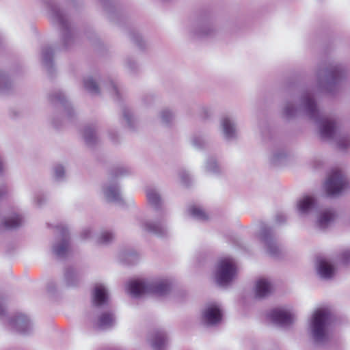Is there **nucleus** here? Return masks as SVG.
<instances>
[{"label":"nucleus","instance_id":"obj_1","mask_svg":"<svg viewBox=\"0 0 350 350\" xmlns=\"http://www.w3.org/2000/svg\"><path fill=\"white\" fill-rule=\"evenodd\" d=\"M295 103V97H291L285 101L282 109L283 118L291 120L303 113L319 126L322 138L330 139L334 137L336 132V122L321 115L314 95L310 90H307L302 92L299 105Z\"/></svg>","mask_w":350,"mask_h":350},{"label":"nucleus","instance_id":"obj_2","mask_svg":"<svg viewBox=\"0 0 350 350\" xmlns=\"http://www.w3.org/2000/svg\"><path fill=\"white\" fill-rule=\"evenodd\" d=\"M347 77L345 66L335 61L319 64L316 71L317 84L319 89L334 94Z\"/></svg>","mask_w":350,"mask_h":350},{"label":"nucleus","instance_id":"obj_3","mask_svg":"<svg viewBox=\"0 0 350 350\" xmlns=\"http://www.w3.org/2000/svg\"><path fill=\"white\" fill-rule=\"evenodd\" d=\"M47 9L51 21L57 25L62 31V40L65 49L71 46L75 42V31L72 23L57 0H42Z\"/></svg>","mask_w":350,"mask_h":350},{"label":"nucleus","instance_id":"obj_4","mask_svg":"<svg viewBox=\"0 0 350 350\" xmlns=\"http://www.w3.org/2000/svg\"><path fill=\"white\" fill-rule=\"evenodd\" d=\"M172 290V282L168 279L151 280H133L129 285L130 294L137 298L145 294H152L159 297L167 295Z\"/></svg>","mask_w":350,"mask_h":350},{"label":"nucleus","instance_id":"obj_5","mask_svg":"<svg viewBox=\"0 0 350 350\" xmlns=\"http://www.w3.org/2000/svg\"><path fill=\"white\" fill-rule=\"evenodd\" d=\"M130 173V170L123 165L113 166L109 170L108 181L102 187L103 193L107 202L118 205L124 204L118 180Z\"/></svg>","mask_w":350,"mask_h":350},{"label":"nucleus","instance_id":"obj_6","mask_svg":"<svg viewBox=\"0 0 350 350\" xmlns=\"http://www.w3.org/2000/svg\"><path fill=\"white\" fill-rule=\"evenodd\" d=\"M332 314L327 309L320 308L314 311L310 322V334L317 345H322L329 340L328 327L330 325Z\"/></svg>","mask_w":350,"mask_h":350},{"label":"nucleus","instance_id":"obj_7","mask_svg":"<svg viewBox=\"0 0 350 350\" xmlns=\"http://www.w3.org/2000/svg\"><path fill=\"white\" fill-rule=\"evenodd\" d=\"M258 238L265 244L267 254L278 258L282 254V249L278 243L273 229L265 223H260Z\"/></svg>","mask_w":350,"mask_h":350},{"label":"nucleus","instance_id":"obj_8","mask_svg":"<svg viewBox=\"0 0 350 350\" xmlns=\"http://www.w3.org/2000/svg\"><path fill=\"white\" fill-rule=\"evenodd\" d=\"M237 267L232 258L220 259L217 265L215 280L219 286H224L229 284L235 277Z\"/></svg>","mask_w":350,"mask_h":350},{"label":"nucleus","instance_id":"obj_9","mask_svg":"<svg viewBox=\"0 0 350 350\" xmlns=\"http://www.w3.org/2000/svg\"><path fill=\"white\" fill-rule=\"evenodd\" d=\"M140 227L143 230L159 238L167 237L169 234V229L166 221V212H160L154 219L141 221Z\"/></svg>","mask_w":350,"mask_h":350},{"label":"nucleus","instance_id":"obj_10","mask_svg":"<svg viewBox=\"0 0 350 350\" xmlns=\"http://www.w3.org/2000/svg\"><path fill=\"white\" fill-rule=\"evenodd\" d=\"M324 187L328 196L334 197L347 189L349 183L342 172L333 170L329 174Z\"/></svg>","mask_w":350,"mask_h":350},{"label":"nucleus","instance_id":"obj_11","mask_svg":"<svg viewBox=\"0 0 350 350\" xmlns=\"http://www.w3.org/2000/svg\"><path fill=\"white\" fill-rule=\"evenodd\" d=\"M56 228L58 234L52 245V252L57 259L63 260L67 257L68 253L70 246L69 232L68 228L62 224L57 226Z\"/></svg>","mask_w":350,"mask_h":350},{"label":"nucleus","instance_id":"obj_12","mask_svg":"<svg viewBox=\"0 0 350 350\" xmlns=\"http://www.w3.org/2000/svg\"><path fill=\"white\" fill-rule=\"evenodd\" d=\"M48 100L54 107L59 105L62 107L68 120L72 121L74 119L75 111L66 94L62 90H55L51 92L48 94Z\"/></svg>","mask_w":350,"mask_h":350},{"label":"nucleus","instance_id":"obj_13","mask_svg":"<svg viewBox=\"0 0 350 350\" xmlns=\"http://www.w3.org/2000/svg\"><path fill=\"white\" fill-rule=\"evenodd\" d=\"M92 304L94 310L108 309L109 298L107 288L103 284L96 283L92 292Z\"/></svg>","mask_w":350,"mask_h":350},{"label":"nucleus","instance_id":"obj_14","mask_svg":"<svg viewBox=\"0 0 350 350\" xmlns=\"http://www.w3.org/2000/svg\"><path fill=\"white\" fill-rule=\"evenodd\" d=\"M191 31L194 36L204 38L215 35L216 28L213 25L212 19L209 18H200L193 23Z\"/></svg>","mask_w":350,"mask_h":350},{"label":"nucleus","instance_id":"obj_15","mask_svg":"<svg viewBox=\"0 0 350 350\" xmlns=\"http://www.w3.org/2000/svg\"><path fill=\"white\" fill-rule=\"evenodd\" d=\"M95 318H91L93 326L100 330H105L112 328L116 324V317L114 313L107 310L100 312V310H94Z\"/></svg>","mask_w":350,"mask_h":350},{"label":"nucleus","instance_id":"obj_16","mask_svg":"<svg viewBox=\"0 0 350 350\" xmlns=\"http://www.w3.org/2000/svg\"><path fill=\"white\" fill-rule=\"evenodd\" d=\"M269 317L274 324L284 328L290 327L295 321L294 314L281 308L272 310Z\"/></svg>","mask_w":350,"mask_h":350},{"label":"nucleus","instance_id":"obj_17","mask_svg":"<svg viewBox=\"0 0 350 350\" xmlns=\"http://www.w3.org/2000/svg\"><path fill=\"white\" fill-rule=\"evenodd\" d=\"M219 128L224 138L226 141H233L237 138V124L232 117L228 115L222 116L220 119Z\"/></svg>","mask_w":350,"mask_h":350},{"label":"nucleus","instance_id":"obj_18","mask_svg":"<svg viewBox=\"0 0 350 350\" xmlns=\"http://www.w3.org/2000/svg\"><path fill=\"white\" fill-rule=\"evenodd\" d=\"M222 319V311L215 304L207 305L202 314V322L206 326H214L219 323Z\"/></svg>","mask_w":350,"mask_h":350},{"label":"nucleus","instance_id":"obj_19","mask_svg":"<svg viewBox=\"0 0 350 350\" xmlns=\"http://www.w3.org/2000/svg\"><path fill=\"white\" fill-rule=\"evenodd\" d=\"M9 324L13 329L22 334H27L33 329V324L29 318L22 313L16 314L10 318Z\"/></svg>","mask_w":350,"mask_h":350},{"label":"nucleus","instance_id":"obj_20","mask_svg":"<svg viewBox=\"0 0 350 350\" xmlns=\"http://www.w3.org/2000/svg\"><path fill=\"white\" fill-rule=\"evenodd\" d=\"M82 136L85 144L91 148L99 144L100 139L98 135V126L96 124H88L84 126Z\"/></svg>","mask_w":350,"mask_h":350},{"label":"nucleus","instance_id":"obj_21","mask_svg":"<svg viewBox=\"0 0 350 350\" xmlns=\"http://www.w3.org/2000/svg\"><path fill=\"white\" fill-rule=\"evenodd\" d=\"M153 350H165L167 342V336L163 329H155L148 338Z\"/></svg>","mask_w":350,"mask_h":350},{"label":"nucleus","instance_id":"obj_22","mask_svg":"<svg viewBox=\"0 0 350 350\" xmlns=\"http://www.w3.org/2000/svg\"><path fill=\"white\" fill-rule=\"evenodd\" d=\"M146 193L148 204L155 211L159 212L165 211L163 208V202L161 193L156 187H148L146 189Z\"/></svg>","mask_w":350,"mask_h":350},{"label":"nucleus","instance_id":"obj_23","mask_svg":"<svg viewBox=\"0 0 350 350\" xmlns=\"http://www.w3.org/2000/svg\"><path fill=\"white\" fill-rule=\"evenodd\" d=\"M299 214L305 215L317 210V200L313 196H305L298 201Z\"/></svg>","mask_w":350,"mask_h":350},{"label":"nucleus","instance_id":"obj_24","mask_svg":"<svg viewBox=\"0 0 350 350\" xmlns=\"http://www.w3.org/2000/svg\"><path fill=\"white\" fill-rule=\"evenodd\" d=\"M54 51L50 46H44L42 48V64L50 76L55 72L53 63Z\"/></svg>","mask_w":350,"mask_h":350},{"label":"nucleus","instance_id":"obj_25","mask_svg":"<svg viewBox=\"0 0 350 350\" xmlns=\"http://www.w3.org/2000/svg\"><path fill=\"white\" fill-rule=\"evenodd\" d=\"M317 272L321 278L328 280L334 276L335 267L326 259L319 258L317 260Z\"/></svg>","mask_w":350,"mask_h":350},{"label":"nucleus","instance_id":"obj_26","mask_svg":"<svg viewBox=\"0 0 350 350\" xmlns=\"http://www.w3.org/2000/svg\"><path fill=\"white\" fill-rule=\"evenodd\" d=\"M118 259L124 265H133L138 262L139 256L133 249H123L119 252Z\"/></svg>","mask_w":350,"mask_h":350},{"label":"nucleus","instance_id":"obj_27","mask_svg":"<svg viewBox=\"0 0 350 350\" xmlns=\"http://www.w3.org/2000/svg\"><path fill=\"white\" fill-rule=\"evenodd\" d=\"M272 286L269 281L261 278L256 282L255 286V297L262 299L269 296L271 293Z\"/></svg>","mask_w":350,"mask_h":350},{"label":"nucleus","instance_id":"obj_28","mask_svg":"<svg viewBox=\"0 0 350 350\" xmlns=\"http://www.w3.org/2000/svg\"><path fill=\"white\" fill-rule=\"evenodd\" d=\"M81 280L79 272L72 267L65 269L64 273V281L68 287H75L78 286Z\"/></svg>","mask_w":350,"mask_h":350},{"label":"nucleus","instance_id":"obj_29","mask_svg":"<svg viewBox=\"0 0 350 350\" xmlns=\"http://www.w3.org/2000/svg\"><path fill=\"white\" fill-rule=\"evenodd\" d=\"M24 221L21 215L14 213L5 218L2 224L7 230H16L23 225Z\"/></svg>","mask_w":350,"mask_h":350},{"label":"nucleus","instance_id":"obj_30","mask_svg":"<svg viewBox=\"0 0 350 350\" xmlns=\"http://www.w3.org/2000/svg\"><path fill=\"white\" fill-rule=\"evenodd\" d=\"M334 218L335 213L333 211H325L319 215L317 224L320 229L324 230L331 224Z\"/></svg>","mask_w":350,"mask_h":350},{"label":"nucleus","instance_id":"obj_31","mask_svg":"<svg viewBox=\"0 0 350 350\" xmlns=\"http://www.w3.org/2000/svg\"><path fill=\"white\" fill-rule=\"evenodd\" d=\"M98 1L102 5L111 21H114L116 18L119 19L120 14L115 7L113 0H98Z\"/></svg>","mask_w":350,"mask_h":350},{"label":"nucleus","instance_id":"obj_32","mask_svg":"<svg viewBox=\"0 0 350 350\" xmlns=\"http://www.w3.org/2000/svg\"><path fill=\"white\" fill-rule=\"evenodd\" d=\"M14 84L10 77L0 69V94H8L13 88Z\"/></svg>","mask_w":350,"mask_h":350},{"label":"nucleus","instance_id":"obj_33","mask_svg":"<svg viewBox=\"0 0 350 350\" xmlns=\"http://www.w3.org/2000/svg\"><path fill=\"white\" fill-rule=\"evenodd\" d=\"M122 116L126 122L127 127L134 131L137 127V120L131 109L127 106H123L122 109Z\"/></svg>","mask_w":350,"mask_h":350},{"label":"nucleus","instance_id":"obj_34","mask_svg":"<svg viewBox=\"0 0 350 350\" xmlns=\"http://www.w3.org/2000/svg\"><path fill=\"white\" fill-rule=\"evenodd\" d=\"M205 170L207 172L214 175L222 173V167L214 157H208L205 163Z\"/></svg>","mask_w":350,"mask_h":350},{"label":"nucleus","instance_id":"obj_35","mask_svg":"<svg viewBox=\"0 0 350 350\" xmlns=\"http://www.w3.org/2000/svg\"><path fill=\"white\" fill-rule=\"evenodd\" d=\"M83 86L92 95L94 96L100 94V88L92 77H87L83 79Z\"/></svg>","mask_w":350,"mask_h":350},{"label":"nucleus","instance_id":"obj_36","mask_svg":"<svg viewBox=\"0 0 350 350\" xmlns=\"http://www.w3.org/2000/svg\"><path fill=\"white\" fill-rule=\"evenodd\" d=\"M105 88L109 92L116 100H121L122 98V90L113 80H109V83L105 85Z\"/></svg>","mask_w":350,"mask_h":350},{"label":"nucleus","instance_id":"obj_37","mask_svg":"<svg viewBox=\"0 0 350 350\" xmlns=\"http://www.w3.org/2000/svg\"><path fill=\"white\" fill-rule=\"evenodd\" d=\"M286 159V152L283 150H278L272 153L269 160L272 165L280 166L285 162Z\"/></svg>","mask_w":350,"mask_h":350},{"label":"nucleus","instance_id":"obj_38","mask_svg":"<svg viewBox=\"0 0 350 350\" xmlns=\"http://www.w3.org/2000/svg\"><path fill=\"white\" fill-rule=\"evenodd\" d=\"M189 214L199 221H206L208 217L205 211L200 206H191L188 208Z\"/></svg>","mask_w":350,"mask_h":350},{"label":"nucleus","instance_id":"obj_39","mask_svg":"<svg viewBox=\"0 0 350 350\" xmlns=\"http://www.w3.org/2000/svg\"><path fill=\"white\" fill-rule=\"evenodd\" d=\"M115 239V234L113 232L105 230L100 233L96 238V243L100 245H109L113 242Z\"/></svg>","mask_w":350,"mask_h":350},{"label":"nucleus","instance_id":"obj_40","mask_svg":"<svg viewBox=\"0 0 350 350\" xmlns=\"http://www.w3.org/2000/svg\"><path fill=\"white\" fill-rule=\"evenodd\" d=\"M131 40L138 46L139 49H144L146 47V41L143 39L139 32L135 29L129 32Z\"/></svg>","mask_w":350,"mask_h":350},{"label":"nucleus","instance_id":"obj_41","mask_svg":"<svg viewBox=\"0 0 350 350\" xmlns=\"http://www.w3.org/2000/svg\"><path fill=\"white\" fill-rule=\"evenodd\" d=\"M159 116L161 122L166 126L170 125L174 119V113L167 108L162 109L160 111Z\"/></svg>","mask_w":350,"mask_h":350},{"label":"nucleus","instance_id":"obj_42","mask_svg":"<svg viewBox=\"0 0 350 350\" xmlns=\"http://www.w3.org/2000/svg\"><path fill=\"white\" fill-rule=\"evenodd\" d=\"M192 145L198 149L204 148L207 144L206 139L200 135H194L191 139Z\"/></svg>","mask_w":350,"mask_h":350},{"label":"nucleus","instance_id":"obj_43","mask_svg":"<svg viewBox=\"0 0 350 350\" xmlns=\"http://www.w3.org/2000/svg\"><path fill=\"white\" fill-rule=\"evenodd\" d=\"M65 177V169L62 165L53 167V178L56 181H62Z\"/></svg>","mask_w":350,"mask_h":350},{"label":"nucleus","instance_id":"obj_44","mask_svg":"<svg viewBox=\"0 0 350 350\" xmlns=\"http://www.w3.org/2000/svg\"><path fill=\"white\" fill-rule=\"evenodd\" d=\"M125 67L129 70L131 72H135L137 71L139 66L137 63L133 60L131 57H127L125 59Z\"/></svg>","mask_w":350,"mask_h":350},{"label":"nucleus","instance_id":"obj_45","mask_svg":"<svg viewBox=\"0 0 350 350\" xmlns=\"http://www.w3.org/2000/svg\"><path fill=\"white\" fill-rule=\"evenodd\" d=\"M179 176L181 183L185 187H189L191 182L189 173L185 170H182L179 172Z\"/></svg>","mask_w":350,"mask_h":350},{"label":"nucleus","instance_id":"obj_46","mask_svg":"<svg viewBox=\"0 0 350 350\" xmlns=\"http://www.w3.org/2000/svg\"><path fill=\"white\" fill-rule=\"evenodd\" d=\"M155 96L152 93L146 94L143 96L142 100L145 105H149L153 103Z\"/></svg>","mask_w":350,"mask_h":350},{"label":"nucleus","instance_id":"obj_47","mask_svg":"<svg viewBox=\"0 0 350 350\" xmlns=\"http://www.w3.org/2000/svg\"><path fill=\"white\" fill-rule=\"evenodd\" d=\"M92 237V230L89 228H83L80 233V239L83 241L88 240Z\"/></svg>","mask_w":350,"mask_h":350},{"label":"nucleus","instance_id":"obj_48","mask_svg":"<svg viewBox=\"0 0 350 350\" xmlns=\"http://www.w3.org/2000/svg\"><path fill=\"white\" fill-rule=\"evenodd\" d=\"M350 145V140L347 137H342L338 142V146L341 150L347 149Z\"/></svg>","mask_w":350,"mask_h":350},{"label":"nucleus","instance_id":"obj_49","mask_svg":"<svg viewBox=\"0 0 350 350\" xmlns=\"http://www.w3.org/2000/svg\"><path fill=\"white\" fill-rule=\"evenodd\" d=\"M47 201V198L44 194H38L36 197V203L38 206H42Z\"/></svg>","mask_w":350,"mask_h":350},{"label":"nucleus","instance_id":"obj_50","mask_svg":"<svg viewBox=\"0 0 350 350\" xmlns=\"http://www.w3.org/2000/svg\"><path fill=\"white\" fill-rule=\"evenodd\" d=\"M341 260L345 265L350 263V250H346L341 254Z\"/></svg>","mask_w":350,"mask_h":350},{"label":"nucleus","instance_id":"obj_51","mask_svg":"<svg viewBox=\"0 0 350 350\" xmlns=\"http://www.w3.org/2000/svg\"><path fill=\"white\" fill-rule=\"evenodd\" d=\"M275 222L278 224H284L286 221V217L284 214L279 213L275 217Z\"/></svg>","mask_w":350,"mask_h":350},{"label":"nucleus","instance_id":"obj_52","mask_svg":"<svg viewBox=\"0 0 350 350\" xmlns=\"http://www.w3.org/2000/svg\"><path fill=\"white\" fill-rule=\"evenodd\" d=\"M109 137L111 141L114 143L117 144L119 142V137L117 133L114 131H109Z\"/></svg>","mask_w":350,"mask_h":350},{"label":"nucleus","instance_id":"obj_53","mask_svg":"<svg viewBox=\"0 0 350 350\" xmlns=\"http://www.w3.org/2000/svg\"><path fill=\"white\" fill-rule=\"evenodd\" d=\"M211 115V111L208 107H203L201 110V116L204 119L208 118Z\"/></svg>","mask_w":350,"mask_h":350},{"label":"nucleus","instance_id":"obj_54","mask_svg":"<svg viewBox=\"0 0 350 350\" xmlns=\"http://www.w3.org/2000/svg\"><path fill=\"white\" fill-rule=\"evenodd\" d=\"M5 314L4 301L3 299L0 297V317Z\"/></svg>","mask_w":350,"mask_h":350},{"label":"nucleus","instance_id":"obj_55","mask_svg":"<svg viewBox=\"0 0 350 350\" xmlns=\"http://www.w3.org/2000/svg\"><path fill=\"white\" fill-rule=\"evenodd\" d=\"M8 194V189L5 186L0 188V200Z\"/></svg>","mask_w":350,"mask_h":350},{"label":"nucleus","instance_id":"obj_56","mask_svg":"<svg viewBox=\"0 0 350 350\" xmlns=\"http://www.w3.org/2000/svg\"><path fill=\"white\" fill-rule=\"evenodd\" d=\"M56 290L55 284L53 282H50L47 285V291L50 293H54Z\"/></svg>","mask_w":350,"mask_h":350},{"label":"nucleus","instance_id":"obj_57","mask_svg":"<svg viewBox=\"0 0 350 350\" xmlns=\"http://www.w3.org/2000/svg\"><path fill=\"white\" fill-rule=\"evenodd\" d=\"M5 170V163L3 159L0 157V175H2Z\"/></svg>","mask_w":350,"mask_h":350},{"label":"nucleus","instance_id":"obj_58","mask_svg":"<svg viewBox=\"0 0 350 350\" xmlns=\"http://www.w3.org/2000/svg\"><path fill=\"white\" fill-rule=\"evenodd\" d=\"M52 124H53V125L55 128H57V129L59 128V127H60V126L62 125V124H61L60 122H59L55 119V118H53V120H52Z\"/></svg>","mask_w":350,"mask_h":350},{"label":"nucleus","instance_id":"obj_59","mask_svg":"<svg viewBox=\"0 0 350 350\" xmlns=\"http://www.w3.org/2000/svg\"><path fill=\"white\" fill-rule=\"evenodd\" d=\"M68 1H70L71 3H74L76 0H67Z\"/></svg>","mask_w":350,"mask_h":350}]
</instances>
